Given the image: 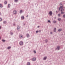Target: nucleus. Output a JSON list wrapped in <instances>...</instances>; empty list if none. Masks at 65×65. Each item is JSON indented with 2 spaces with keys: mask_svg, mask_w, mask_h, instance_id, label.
I'll return each mask as SVG.
<instances>
[{
  "mask_svg": "<svg viewBox=\"0 0 65 65\" xmlns=\"http://www.w3.org/2000/svg\"><path fill=\"white\" fill-rule=\"evenodd\" d=\"M48 22H49V23H50V21L48 20Z\"/></svg>",
  "mask_w": 65,
  "mask_h": 65,
  "instance_id": "c85d7f7f",
  "label": "nucleus"
},
{
  "mask_svg": "<svg viewBox=\"0 0 65 65\" xmlns=\"http://www.w3.org/2000/svg\"><path fill=\"white\" fill-rule=\"evenodd\" d=\"M18 1V0H15V2H17Z\"/></svg>",
  "mask_w": 65,
  "mask_h": 65,
  "instance_id": "a878e982",
  "label": "nucleus"
},
{
  "mask_svg": "<svg viewBox=\"0 0 65 65\" xmlns=\"http://www.w3.org/2000/svg\"><path fill=\"white\" fill-rule=\"evenodd\" d=\"M63 17H64V18H65V15H63Z\"/></svg>",
  "mask_w": 65,
  "mask_h": 65,
  "instance_id": "7c9ffc66",
  "label": "nucleus"
},
{
  "mask_svg": "<svg viewBox=\"0 0 65 65\" xmlns=\"http://www.w3.org/2000/svg\"><path fill=\"white\" fill-rule=\"evenodd\" d=\"M60 7L59 8V11H60V10L61 9V8H62V9H63V8H64V7H63V5H62V4H60Z\"/></svg>",
  "mask_w": 65,
  "mask_h": 65,
  "instance_id": "f257e3e1",
  "label": "nucleus"
},
{
  "mask_svg": "<svg viewBox=\"0 0 65 65\" xmlns=\"http://www.w3.org/2000/svg\"><path fill=\"white\" fill-rule=\"evenodd\" d=\"M61 13L62 14L64 13V12H63V11H64V9H62L61 10Z\"/></svg>",
  "mask_w": 65,
  "mask_h": 65,
  "instance_id": "f03ea898",
  "label": "nucleus"
},
{
  "mask_svg": "<svg viewBox=\"0 0 65 65\" xmlns=\"http://www.w3.org/2000/svg\"><path fill=\"white\" fill-rule=\"evenodd\" d=\"M3 23H4V24H5V23H6V21H4Z\"/></svg>",
  "mask_w": 65,
  "mask_h": 65,
  "instance_id": "6ab92c4d",
  "label": "nucleus"
},
{
  "mask_svg": "<svg viewBox=\"0 0 65 65\" xmlns=\"http://www.w3.org/2000/svg\"><path fill=\"white\" fill-rule=\"evenodd\" d=\"M2 21V19L0 18V21Z\"/></svg>",
  "mask_w": 65,
  "mask_h": 65,
  "instance_id": "393cba45",
  "label": "nucleus"
},
{
  "mask_svg": "<svg viewBox=\"0 0 65 65\" xmlns=\"http://www.w3.org/2000/svg\"><path fill=\"white\" fill-rule=\"evenodd\" d=\"M56 28H54V32H56Z\"/></svg>",
  "mask_w": 65,
  "mask_h": 65,
  "instance_id": "f3484780",
  "label": "nucleus"
},
{
  "mask_svg": "<svg viewBox=\"0 0 65 65\" xmlns=\"http://www.w3.org/2000/svg\"><path fill=\"white\" fill-rule=\"evenodd\" d=\"M19 28H20V27H17V29H19Z\"/></svg>",
  "mask_w": 65,
  "mask_h": 65,
  "instance_id": "bb28decb",
  "label": "nucleus"
},
{
  "mask_svg": "<svg viewBox=\"0 0 65 65\" xmlns=\"http://www.w3.org/2000/svg\"><path fill=\"white\" fill-rule=\"evenodd\" d=\"M5 4H7V2L6 1H5Z\"/></svg>",
  "mask_w": 65,
  "mask_h": 65,
  "instance_id": "dca6fc26",
  "label": "nucleus"
},
{
  "mask_svg": "<svg viewBox=\"0 0 65 65\" xmlns=\"http://www.w3.org/2000/svg\"><path fill=\"white\" fill-rule=\"evenodd\" d=\"M53 23H56V21H53Z\"/></svg>",
  "mask_w": 65,
  "mask_h": 65,
  "instance_id": "412c9836",
  "label": "nucleus"
},
{
  "mask_svg": "<svg viewBox=\"0 0 65 65\" xmlns=\"http://www.w3.org/2000/svg\"><path fill=\"white\" fill-rule=\"evenodd\" d=\"M57 50H59V49H60V47L59 46H58L57 47Z\"/></svg>",
  "mask_w": 65,
  "mask_h": 65,
  "instance_id": "6e6552de",
  "label": "nucleus"
},
{
  "mask_svg": "<svg viewBox=\"0 0 65 65\" xmlns=\"http://www.w3.org/2000/svg\"><path fill=\"white\" fill-rule=\"evenodd\" d=\"M23 37V36L22 35H20V38H22Z\"/></svg>",
  "mask_w": 65,
  "mask_h": 65,
  "instance_id": "7ed1b4c3",
  "label": "nucleus"
},
{
  "mask_svg": "<svg viewBox=\"0 0 65 65\" xmlns=\"http://www.w3.org/2000/svg\"><path fill=\"white\" fill-rule=\"evenodd\" d=\"M34 53H36V51H34Z\"/></svg>",
  "mask_w": 65,
  "mask_h": 65,
  "instance_id": "cd10ccee",
  "label": "nucleus"
},
{
  "mask_svg": "<svg viewBox=\"0 0 65 65\" xmlns=\"http://www.w3.org/2000/svg\"><path fill=\"white\" fill-rule=\"evenodd\" d=\"M20 44L21 45H22L23 44V42L21 41L20 42Z\"/></svg>",
  "mask_w": 65,
  "mask_h": 65,
  "instance_id": "20e7f679",
  "label": "nucleus"
},
{
  "mask_svg": "<svg viewBox=\"0 0 65 65\" xmlns=\"http://www.w3.org/2000/svg\"><path fill=\"white\" fill-rule=\"evenodd\" d=\"M8 49H10V48H11V47H8L7 48Z\"/></svg>",
  "mask_w": 65,
  "mask_h": 65,
  "instance_id": "4468645a",
  "label": "nucleus"
},
{
  "mask_svg": "<svg viewBox=\"0 0 65 65\" xmlns=\"http://www.w3.org/2000/svg\"><path fill=\"white\" fill-rule=\"evenodd\" d=\"M52 11H50L49 12V14L50 15L52 16Z\"/></svg>",
  "mask_w": 65,
  "mask_h": 65,
  "instance_id": "39448f33",
  "label": "nucleus"
},
{
  "mask_svg": "<svg viewBox=\"0 0 65 65\" xmlns=\"http://www.w3.org/2000/svg\"><path fill=\"white\" fill-rule=\"evenodd\" d=\"M47 58V57H45L44 58V60H46V59Z\"/></svg>",
  "mask_w": 65,
  "mask_h": 65,
  "instance_id": "f8f14e48",
  "label": "nucleus"
},
{
  "mask_svg": "<svg viewBox=\"0 0 65 65\" xmlns=\"http://www.w3.org/2000/svg\"><path fill=\"white\" fill-rule=\"evenodd\" d=\"M62 31V29H60L58 30L59 32H60V31Z\"/></svg>",
  "mask_w": 65,
  "mask_h": 65,
  "instance_id": "1a4fd4ad",
  "label": "nucleus"
},
{
  "mask_svg": "<svg viewBox=\"0 0 65 65\" xmlns=\"http://www.w3.org/2000/svg\"><path fill=\"white\" fill-rule=\"evenodd\" d=\"M1 39V37H0V39Z\"/></svg>",
  "mask_w": 65,
  "mask_h": 65,
  "instance_id": "4c0bfd02",
  "label": "nucleus"
},
{
  "mask_svg": "<svg viewBox=\"0 0 65 65\" xmlns=\"http://www.w3.org/2000/svg\"><path fill=\"white\" fill-rule=\"evenodd\" d=\"M17 13V11H13V13H14V14H16Z\"/></svg>",
  "mask_w": 65,
  "mask_h": 65,
  "instance_id": "0eeeda50",
  "label": "nucleus"
},
{
  "mask_svg": "<svg viewBox=\"0 0 65 65\" xmlns=\"http://www.w3.org/2000/svg\"><path fill=\"white\" fill-rule=\"evenodd\" d=\"M0 7H2V5L1 4H0Z\"/></svg>",
  "mask_w": 65,
  "mask_h": 65,
  "instance_id": "2eb2a0df",
  "label": "nucleus"
},
{
  "mask_svg": "<svg viewBox=\"0 0 65 65\" xmlns=\"http://www.w3.org/2000/svg\"><path fill=\"white\" fill-rule=\"evenodd\" d=\"M27 37H29V35L28 34H27Z\"/></svg>",
  "mask_w": 65,
  "mask_h": 65,
  "instance_id": "9d476101",
  "label": "nucleus"
},
{
  "mask_svg": "<svg viewBox=\"0 0 65 65\" xmlns=\"http://www.w3.org/2000/svg\"><path fill=\"white\" fill-rule=\"evenodd\" d=\"M1 13L0 12V15H1Z\"/></svg>",
  "mask_w": 65,
  "mask_h": 65,
  "instance_id": "72a5a7b5",
  "label": "nucleus"
},
{
  "mask_svg": "<svg viewBox=\"0 0 65 65\" xmlns=\"http://www.w3.org/2000/svg\"><path fill=\"white\" fill-rule=\"evenodd\" d=\"M2 41H3V42H5V40H3Z\"/></svg>",
  "mask_w": 65,
  "mask_h": 65,
  "instance_id": "4be33fe9",
  "label": "nucleus"
},
{
  "mask_svg": "<svg viewBox=\"0 0 65 65\" xmlns=\"http://www.w3.org/2000/svg\"><path fill=\"white\" fill-rule=\"evenodd\" d=\"M39 32H41V30H39Z\"/></svg>",
  "mask_w": 65,
  "mask_h": 65,
  "instance_id": "2f4dec72",
  "label": "nucleus"
},
{
  "mask_svg": "<svg viewBox=\"0 0 65 65\" xmlns=\"http://www.w3.org/2000/svg\"><path fill=\"white\" fill-rule=\"evenodd\" d=\"M22 19H24V17L23 16H22L21 17Z\"/></svg>",
  "mask_w": 65,
  "mask_h": 65,
  "instance_id": "9b49d317",
  "label": "nucleus"
},
{
  "mask_svg": "<svg viewBox=\"0 0 65 65\" xmlns=\"http://www.w3.org/2000/svg\"><path fill=\"white\" fill-rule=\"evenodd\" d=\"M27 65H30V63L29 62L27 63Z\"/></svg>",
  "mask_w": 65,
  "mask_h": 65,
  "instance_id": "5701e85b",
  "label": "nucleus"
},
{
  "mask_svg": "<svg viewBox=\"0 0 65 65\" xmlns=\"http://www.w3.org/2000/svg\"><path fill=\"white\" fill-rule=\"evenodd\" d=\"M56 12H57V11H56Z\"/></svg>",
  "mask_w": 65,
  "mask_h": 65,
  "instance_id": "58836bf2",
  "label": "nucleus"
},
{
  "mask_svg": "<svg viewBox=\"0 0 65 65\" xmlns=\"http://www.w3.org/2000/svg\"><path fill=\"white\" fill-rule=\"evenodd\" d=\"M39 26H38V28H39Z\"/></svg>",
  "mask_w": 65,
  "mask_h": 65,
  "instance_id": "473e14b6",
  "label": "nucleus"
},
{
  "mask_svg": "<svg viewBox=\"0 0 65 65\" xmlns=\"http://www.w3.org/2000/svg\"><path fill=\"white\" fill-rule=\"evenodd\" d=\"M51 34H52V32H50Z\"/></svg>",
  "mask_w": 65,
  "mask_h": 65,
  "instance_id": "c9c22d12",
  "label": "nucleus"
},
{
  "mask_svg": "<svg viewBox=\"0 0 65 65\" xmlns=\"http://www.w3.org/2000/svg\"><path fill=\"white\" fill-rule=\"evenodd\" d=\"M58 20L59 21H60V20H61V18H59L58 19Z\"/></svg>",
  "mask_w": 65,
  "mask_h": 65,
  "instance_id": "aec40b11",
  "label": "nucleus"
},
{
  "mask_svg": "<svg viewBox=\"0 0 65 65\" xmlns=\"http://www.w3.org/2000/svg\"><path fill=\"white\" fill-rule=\"evenodd\" d=\"M1 26H0V29H1Z\"/></svg>",
  "mask_w": 65,
  "mask_h": 65,
  "instance_id": "f704fd0d",
  "label": "nucleus"
},
{
  "mask_svg": "<svg viewBox=\"0 0 65 65\" xmlns=\"http://www.w3.org/2000/svg\"><path fill=\"white\" fill-rule=\"evenodd\" d=\"M13 34V33H12V34L11 33V34Z\"/></svg>",
  "mask_w": 65,
  "mask_h": 65,
  "instance_id": "e433bc0d",
  "label": "nucleus"
},
{
  "mask_svg": "<svg viewBox=\"0 0 65 65\" xmlns=\"http://www.w3.org/2000/svg\"><path fill=\"white\" fill-rule=\"evenodd\" d=\"M38 31H36V33H38Z\"/></svg>",
  "mask_w": 65,
  "mask_h": 65,
  "instance_id": "c756f323",
  "label": "nucleus"
},
{
  "mask_svg": "<svg viewBox=\"0 0 65 65\" xmlns=\"http://www.w3.org/2000/svg\"><path fill=\"white\" fill-rule=\"evenodd\" d=\"M32 61H36V58H33L32 59Z\"/></svg>",
  "mask_w": 65,
  "mask_h": 65,
  "instance_id": "423d86ee",
  "label": "nucleus"
},
{
  "mask_svg": "<svg viewBox=\"0 0 65 65\" xmlns=\"http://www.w3.org/2000/svg\"><path fill=\"white\" fill-rule=\"evenodd\" d=\"M22 12H23V11H22V10H21L20 11V13H22Z\"/></svg>",
  "mask_w": 65,
  "mask_h": 65,
  "instance_id": "ddd939ff",
  "label": "nucleus"
},
{
  "mask_svg": "<svg viewBox=\"0 0 65 65\" xmlns=\"http://www.w3.org/2000/svg\"><path fill=\"white\" fill-rule=\"evenodd\" d=\"M8 6L9 7H10V5L9 4L8 5Z\"/></svg>",
  "mask_w": 65,
  "mask_h": 65,
  "instance_id": "a211bd4d",
  "label": "nucleus"
},
{
  "mask_svg": "<svg viewBox=\"0 0 65 65\" xmlns=\"http://www.w3.org/2000/svg\"><path fill=\"white\" fill-rule=\"evenodd\" d=\"M60 15H61V14H58V16H59V17L60 16Z\"/></svg>",
  "mask_w": 65,
  "mask_h": 65,
  "instance_id": "b1692460",
  "label": "nucleus"
}]
</instances>
